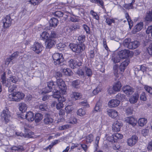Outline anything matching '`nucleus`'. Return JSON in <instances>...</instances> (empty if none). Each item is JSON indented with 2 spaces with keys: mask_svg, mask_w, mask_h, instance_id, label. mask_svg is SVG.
<instances>
[{
  "mask_svg": "<svg viewBox=\"0 0 152 152\" xmlns=\"http://www.w3.org/2000/svg\"><path fill=\"white\" fill-rule=\"evenodd\" d=\"M100 138L99 136H97L95 139V141L94 146L96 148V150L98 148V144Z\"/></svg>",
  "mask_w": 152,
  "mask_h": 152,
  "instance_id": "603ef678",
  "label": "nucleus"
},
{
  "mask_svg": "<svg viewBox=\"0 0 152 152\" xmlns=\"http://www.w3.org/2000/svg\"><path fill=\"white\" fill-rule=\"evenodd\" d=\"M125 121L126 123L131 125L133 127L135 126L137 122V120L132 117H128L126 118Z\"/></svg>",
  "mask_w": 152,
  "mask_h": 152,
  "instance_id": "dca6fc26",
  "label": "nucleus"
},
{
  "mask_svg": "<svg viewBox=\"0 0 152 152\" xmlns=\"http://www.w3.org/2000/svg\"><path fill=\"white\" fill-rule=\"evenodd\" d=\"M52 93L53 94L52 96L53 97L57 99L60 97L61 96L60 92L59 91L56 89H53L52 91Z\"/></svg>",
  "mask_w": 152,
  "mask_h": 152,
  "instance_id": "a878e982",
  "label": "nucleus"
},
{
  "mask_svg": "<svg viewBox=\"0 0 152 152\" xmlns=\"http://www.w3.org/2000/svg\"><path fill=\"white\" fill-rule=\"evenodd\" d=\"M78 39L80 43V44H83V43L84 42L85 40V36L84 35H81L78 37Z\"/></svg>",
  "mask_w": 152,
  "mask_h": 152,
  "instance_id": "c03bdc74",
  "label": "nucleus"
},
{
  "mask_svg": "<svg viewBox=\"0 0 152 152\" xmlns=\"http://www.w3.org/2000/svg\"><path fill=\"white\" fill-rule=\"evenodd\" d=\"M120 147V146L119 144L117 143H115V144H114L112 145V148L114 150H117L119 149Z\"/></svg>",
  "mask_w": 152,
  "mask_h": 152,
  "instance_id": "338daca9",
  "label": "nucleus"
},
{
  "mask_svg": "<svg viewBox=\"0 0 152 152\" xmlns=\"http://www.w3.org/2000/svg\"><path fill=\"white\" fill-rule=\"evenodd\" d=\"M123 126L122 123L120 121H115L112 125V130L114 132H117L120 131L121 128Z\"/></svg>",
  "mask_w": 152,
  "mask_h": 152,
  "instance_id": "4468645a",
  "label": "nucleus"
},
{
  "mask_svg": "<svg viewBox=\"0 0 152 152\" xmlns=\"http://www.w3.org/2000/svg\"><path fill=\"white\" fill-rule=\"evenodd\" d=\"M43 0H30L29 2L34 6L38 5L40 3L42 2Z\"/></svg>",
  "mask_w": 152,
  "mask_h": 152,
  "instance_id": "4c0bfd02",
  "label": "nucleus"
},
{
  "mask_svg": "<svg viewBox=\"0 0 152 152\" xmlns=\"http://www.w3.org/2000/svg\"><path fill=\"white\" fill-rule=\"evenodd\" d=\"M93 140V136L91 134L87 136L86 137V141L87 144L91 143Z\"/></svg>",
  "mask_w": 152,
  "mask_h": 152,
  "instance_id": "e433bc0d",
  "label": "nucleus"
},
{
  "mask_svg": "<svg viewBox=\"0 0 152 152\" xmlns=\"http://www.w3.org/2000/svg\"><path fill=\"white\" fill-rule=\"evenodd\" d=\"M71 96L75 99L77 100L82 98V94L78 92H73L71 95Z\"/></svg>",
  "mask_w": 152,
  "mask_h": 152,
  "instance_id": "b1692460",
  "label": "nucleus"
},
{
  "mask_svg": "<svg viewBox=\"0 0 152 152\" xmlns=\"http://www.w3.org/2000/svg\"><path fill=\"white\" fill-rule=\"evenodd\" d=\"M77 113L78 115L82 116L85 115L86 112L82 108H80L78 110L77 112Z\"/></svg>",
  "mask_w": 152,
  "mask_h": 152,
  "instance_id": "a19ab883",
  "label": "nucleus"
},
{
  "mask_svg": "<svg viewBox=\"0 0 152 152\" xmlns=\"http://www.w3.org/2000/svg\"><path fill=\"white\" fill-rule=\"evenodd\" d=\"M6 73L5 72H4L3 75L1 76V82L3 84H5L6 83Z\"/></svg>",
  "mask_w": 152,
  "mask_h": 152,
  "instance_id": "69168bd1",
  "label": "nucleus"
},
{
  "mask_svg": "<svg viewBox=\"0 0 152 152\" xmlns=\"http://www.w3.org/2000/svg\"><path fill=\"white\" fill-rule=\"evenodd\" d=\"M10 113L7 108L3 110L1 114V119L6 124H7L10 121Z\"/></svg>",
  "mask_w": 152,
  "mask_h": 152,
  "instance_id": "39448f33",
  "label": "nucleus"
},
{
  "mask_svg": "<svg viewBox=\"0 0 152 152\" xmlns=\"http://www.w3.org/2000/svg\"><path fill=\"white\" fill-rule=\"evenodd\" d=\"M138 122L139 126L142 127L146 124L147 120L145 118H141L139 119Z\"/></svg>",
  "mask_w": 152,
  "mask_h": 152,
  "instance_id": "2f4dec72",
  "label": "nucleus"
},
{
  "mask_svg": "<svg viewBox=\"0 0 152 152\" xmlns=\"http://www.w3.org/2000/svg\"><path fill=\"white\" fill-rule=\"evenodd\" d=\"M143 24L142 22L138 23L134 27V28L133 31V33L135 34L136 33L141 30L143 27Z\"/></svg>",
  "mask_w": 152,
  "mask_h": 152,
  "instance_id": "4be33fe9",
  "label": "nucleus"
},
{
  "mask_svg": "<svg viewBox=\"0 0 152 152\" xmlns=\"http://www.w3.org/2000/svg\"><path fill=\"white\" fill-rule=\"evenodd\" d=\"M40 35L42 39H46V40L49 38V34L46 31H43Z\"/></svg>",
  "mask_w": 152,
  "mask_h": 152,
  "instance_id": "c9c22d12",
  "label": "nucleus"
},
{
  "mask_svg": "<svg viewBox=\"0 0 152 152\" xmlns=\"http://www.w3.org/2000/svg\"><path fill=\"white\" fill-rule=\"evenodd\" d=\"M49 38H56L58 36V34L56 31H51L49 32Z\"/></svg>",
  "mask_w": 152,
  "mask_h": 152,
  "instance_id": "473e14b6",
  "label": "nucleus"
},
{
  "mask_svg": "<svg viewBox=\"0 0 152 152\" xmlns=\"http://www.w3.org/2000/svg\"><path fill=\"white\" fill-rule=\"evenodd\" d=\"M80 84V81L79 80H76L73 81L72 82V85L75 88H77Z\"/></svg>",
  "mask_w": 152,
  "mask_h": 152,
  "instance_id": "ea45409f",
  "label": "nucleus"
},
{
  "mask_svg": "<svg viewBox=\"0 0 152 152\" xmlns=\"http://www.w3.org/2000/svg\"><path fill=\"white\" fill-rule=\"evenodd\" d=\"M43 118L42 115L40 113H36L34 118V120L36 123H38L41 121Z\"/></svg>",
  "mask_w": 152,
  "mask_h": 152,
  "instance_id": "c85d7f7f",
  "label": "nucleus"
},
{
  "mask_svg": "<svg viewBox=\"0 0 152 152\" xmlns=\"http://www.w3.org/2000/svg\"><path fill=\"white\" fill-rule=\"evenodd\" d=\"M70 126H71L70 125L65 124L59 126V129L61 130H64L69 129Z\"/></svg>",
  "mask_w": 152,
  "mask_h": 152,
  "instance_id": "6e6d98bb",
  "label": "nucleus"
},
{
  "mask_svg": "<svg viewBox=\"0 0 152 152\" xmlns=\"http://www.w3.org/2000/svg\"><path fill=\"white\" fill-rule=\"evenodd\" d=\"M90 13L93 16L94 18L96 20H99V17L97 15V13L94 11L92 10H91L90 12Z\"/></svg>",
  "mask_w": 152,
  "mask_h": 152,
  "instance_id": "052dcab7",
  "label": "nucleus"
},
{
  "mask_svg": "<svg viewBox=\"0 0 152 152\" xmlns=\"http://www.w3.org/2000/svg\"><path fill=\"white\" fill-rule=\"evenodd\" d=\"M69 47L73 51L78 53H81L85 48V46L84 44L77 45L74 43H70Z\"/></svg>",
  "mask_w": 152,
  "mask_h": 152,
  "instance_id": "7ed1b4c3",
  "label": "nucleus"
},
{
  "mask_svg": "<svg viewBox=\"0 0 152 152\" xmlns=\"http://www.w3.org/2000/svg\"><path fill=\"white\" fill-rule=\"evenodd\" d=\"M107 112L108 115L113 118H115L118 115V113L114 109H109L107 110Z\"/></svg>",
  "mask_w": 152,
  "mask_h": 152,
  "instance_id": "aec40b11",
  "label": "nucleus"
},
{
  "mask_svg": "<svg viewBox=\"0 0 152 152\" xmlns=\"http://www.w3.org/2000/svg\"><path fill=\"white\" fill-rule=\"evenodd\" d=\"M47 104H46L45 103L44 104H42L39 106V108L41 111H45L47 108Z\"/></svg>",
  "mask_w": 152,
  "mask_h": 152,
  "instance_id": "5fc2aeb1",
  "label": "nucleus"
},
{
  "mask_svg": "<svg viewBox=\"0 0 152 152\" xmlns=\"http://www.w3.org/2000/svg\"><path fill=\"white\" fill-rule=\"evenodd\" d=\"M43 121L45 125H50L53 122L54 119L50 113H47L45 114Z\"/></svg>",
  "mask_w": 152,
  "mask_h": 152,
  "instance_id": "9d476101",
  "label": "nucleus"
},
{
  "mask_svg": "<svg viewBox=\"0 0 152 152\" xmlns=\"http://www.w3.org/2000/svg\"><path fill=\"white\" fill-rule=\"evenodd\" d=\"M24 96L23 93L18 91L10 94L8 96L10 101L19 102L23 99Z\"/></svg>",
  "mask_w": 152,
  "mask_h": 152,
  "instance_id": "f03ea898",
  "label": "nucleus"
},
{
  "mask_svg": "<svg viewBox=\"0 0 152 152\" xmlns=\"http://www.w3.org/2000/svg\"><path fill=\"white\" fill-rule=\"evenodd\" d=\"M148 53L150 55H152V43L150 44L148 49Z\"/></svg>",
  "mask_w": 152,
  "mask_h": 152,
  "instance_id": "774afa93",
  "label": "nucleus"
},
{
  "mask_svg": "<svg viewBox=\"0 0 152 152\" xmlns=\"http://www.w3.org/2000/svg\"><path fill=\"white\" fill-rule=\"evenodd\" d=\"M144 88L147 92L152 95V88L148 86H145Z\"/></svg>",
  "mask_w": 152,
  "mask_h": 152,
  "instance_id": "13d9d810",
  "label": "nucleus"
},
{
  "mask_svg": "<svg viewBox=\"0 0 152 152\" xmlns=\"http://www.w3.org/2000/svg\"><path fill=\"white\" fill-rule=\"evenodd\" d=\"M126 113L127 114L130 115L132 114L133 109L132 107H128L126 110Z\"/></svg>",
  "mask_w": 152,
  "mask_h": 152,
  "instance_id": "680f3d73",
  "label": "nucleus"
},
{
  "mask_svg": "<svg viewBox=\"0 0 152 152\" xmlns=\"http://www.w3.org/2000/svg\"><path fill=\"white\" fill-rule=\"evenodd\" d=\"M47 86L44 88L43 91L44 93H49L53 90L54 89H56V86L52 80L47 82Z\"/></svg>",
  "mask_w": 152,
  "mask_h": 152,
  "instance_id": "0eeeda50",
  "label": "nucleus"
},
{
  "mask_svg": "<svg viewBox=\"0 0 152 152\" xmlns=\"http://www.w3.org/2000/svg\"><path fill=\"white\" fill-rule=\"evenodd\" d=\"M10 149L12 152H22L25 151V148L22 145H14Z\"/></svg>",
  "mask_w": 152,
  "mask_h": 152,
  "instance_id": "f3484780",
  "label": "nucleus"
},
{
  "mask_svg": "<svg viewBox=\"0 0 152 152\" xmlns=\"http://www.w3.org/2000/svg\"><path fill=\"white\" fill-rule=\"evenodd\" d=\"M138 140V137L135 135H133L131 137L127 139V145L130 147L133 146L137 142Z\"/></svg>",
  "mask_w": 152,
  "mask_h": 152,
  "instance_id": "f8f14e48",
  "label": "nucleus"
},
{
  "mask_svg": "<svg viewBox=\"0 0 152 152\" xmlns=\"http://www.w3.org/2000/svg\"><path fill=\"white\" fill-rule=\"evenodd\" d=\"M120 103V101L117 99H113L110 100L108 102L109 106L111 107H117Z\"/></svg>",
  "mask_w": 152,
  "mask_h": 152,
  "instance_id": "6ab92c4d",
  "label": "nucleus"
},
{
  "mask_svg": "<svg viewBox=\"0 0 152 152\" xmlns=\"http://www.w3.org/2000/svg\"><path fill=\"white\" fill-rule=\"evenodd\" d=\"M69 26L72 33H74L77 29H79L80 28L79 26H77L76 25L70 26Z\"/></svg>",
  "mask_w": 152,
  "mask_h": 152,
  "instance_id": "49530a36",
  "label": "nucleus"
},
{
  "mask_svg": "<svg viewBox=\"0 0 152 152\" xmlns=\"http://www.w3.org/2000/svg\"><path fill=\"white\" fill-rule=\"evenodd\" d=\"M43 48L42 44L37 42H34V45L31 47V49L37 54L41 52Z\"/></svg>",
  "mask_w": 152,
  "mask_h": 152,
  "instance_id": "1a4fd4ad",
  "label": "nucleus"
},
{
  "mask_svg": "<svg viewBox=\"0 0 152 152\" xmlns=\"http://www.w3.org/2000/svg\"><path fill=\"white\" fill-rule=\"evenodd\" d=\"M12 20L10 15H7L2 20L3 28H9L11 25Z\"/></svg>",
  "mask_w": 152,
  "mask_h": 152,
  "instance_id": "423d86ee",
  "label": "nucleus"
},
{
  "mask_svg": "<svg viewBox=\"0 0 152 152\" xmlns=\"http://www.w3.org/2000/svg\"><path fill=\"white\" fill-rule=\"evenodd\" d=\"M6 86L8 87V91L9 92H13V93L16 92V88H17L16 85H13L9 86V84L7 83V84Z\"/></svg>",
  "mask_w": 152,
  "mask_h": 152,
  "instance_id": "c756f323",
  "label": "nucleus"
},
{
  "mask_svg": "<svg viewBox=\"0 0 152 152\" xmlns=\"http://www.w3.org/2000/svg\"><path fill=\"white\" fill-rule=\"evenodd\" d=\"M139 97V95L137 93H135L130 98L129 101L131 103H135L137 102Z\"/></svg>",
  "mask_w": 152,
  "mask_h": 152,
  "instance_id": "393cba45",
  "label": "nucleus"
},
{
  "mask_svg": "<svg viewBox=\"0 0 152 152\" xmlns=\"http://www.w3.org/2000/svg\"><path fill=\"white\" fill-rule=\"evenodd\" d=\"M135 2V0H132V2L130 4H125L124 5V7L126 9L129 10L130 9H133V5Z\"/></svg>",
  "mask_w": 152,
  "mask_h": 152,
  "instance_id": "72a5a7b5",
  "label": "nucleus"
},
{
  "mask_svg": "<svg viewBox=\"0 0 152 152\" xmlns=\"http://www.w3.org/2000/svg\"><path fill=\"white\" fill-rule=\"evenodd\" d=\"M121 59V58L118 56L115 57H113L112 58V60L113 61L114 63L119 62Z\"/></svg>",
  "mask_w": 152,
  "mask_h": 152,
  "instance_id": "3c124183",
  "label": "nucleus"
},
{
  "mask_svg": "<svg viewBox=\"0 0 152 152\" xmlns=\"http://www.w3.org/2000/svg\"><path fill=\"white\" fill-rule=\"evenodd\" d=\"M55 43L54 39L50 38L47 39L45 42L46 48L48 49L51 48L54 45Z\"/></svg>",
  "mask_w": 152,
  "mask_h": 152,
  "instance_id": "2eb2a0df",
  "label": "nucleus"
},
{
  "mask_svg": "<svg viewBox=\"0 0 152 152\" xmlns=\"http://www.w3.org/2000/svg\"><path fill=\"white\" fill-rule=\"evenodd\" d=\"M85 71L86 75L88 77H91L92 75L91 70L89 68L86 67Z\"/></svg>",
  "mask_w": 152,
  "mask_h": 152,
  "instance_id": "de8ad7c7",
  "label": "nucleus"
},
{
  "mask_svg": "<svg viewBox=\"0 0 152 152\" xmlns=\"http://www.w3.org/2000/svg\"><path fill=\"white\" fill-rule=\"evenodd\" d=\"M122 90L124 93L128 95L132 94L134 91V89L132 87L128 85L123 86L122 88Z\"/></svg>",
  "mask_w": 152,
  "mask_h": 152,
  "instance_id": "ddd939ff",
  "label": "nucleus"
},
{
  "mask_svg": "<svg viewBox=\"0 0 152 152\" xmlns=\"http://www.w3.org/2000/svg\"><path fill=\"white\" fill-rule=\"evenodd\" d=\"M58 22V21L56 18H52L49 21L50 27L48 28L47 27V28L50 29L51 28V27L55 28L57 25Z\"/></svg>",
  "mask_w": 152,
  "mask_h": 152,
  "instance_id": "a211bd4d",
  "label": "nucleus"
},
{
  "mask_svg": "<svg viewBox=\"0 0 152 152\" xmlns=\"http://www.w3.org/2000/svg\"><path fill=\"white\" fill-rule=\"evenodd\" d=\"M20 53L18 51H16L12 54L10 56L11 58L13 60L16 58L19 55Z\"/></svg>",
  "mask_w": 152,
  "mask_h": 152,
  "instance_id": "4d7b16f0",
  "label": "nucleus"
},
{
  "mask_svg": "<svg viewBox=\"0 0 152 152\" xmlns=\"http://www.w3.org/2000/svg\"><path fill=\"white\" fill-rule=\"evenodd\" d=\"M122 86L121 83L118 81L115 83L113 87V90L116 91H118L120 90Z\"/></svg>",
  "mask_w": 152,
  "mask_h": 152,
  "instance_id": "bb28decb",
  "label": "nucleus"
},
{
  "mask_svg": "<svg viewBox=\"0 0 152 152\" xmlns=\"http://www.w3.org/2000/svg\"><path fill=\"white\" fill-rule=\"evenodd\" d=\"M140 44L139 42L137 40L131 42L130 39H125L123 41V45L125 48L129 49H134L137 48Z\"/></svg>",
  "mask_w": 152,
  "mask_h": 152,
  "instance_id": "f257e3e1",
  "label": "nucleus"
},
{
  "mask_svg": "<svg viewBox=\"0 0 152 152\" xmlns=\"http://www.w3.org/2000/svg\"><path fill=\"white\" fill-rule=\"evenodd\" d=\"M62 72L66 76H71L72 75V72L69 69H64L62 70Z\"/></svg>",
  "mask_w": 152,
  "mask_h": 152,
  "instance_id": "f704fd0d",
  "label": "nucleus"
},
{
  "mask_svg": "<svg viewBox=\"0 0 152 152\" xmlns=\"http://www.w3.org/2000/svg\"><path fill=\"white\" fill-rule=\"evenodd\" d=\"M106 23L109 25H110L112 23H114V20L113 19L107 18L106 20Z\"/></svg>",
  "mask_w": 152,
  "mask_h": 152,
  "instance_id": "e2e57ef3",
  "label": "nucleus"
},
{
  "mask_svg": "<svg viewBox=\"0 0 152 152\" xmlns=\"http://www.w3.org/2000/svg\"><path fill=\"white\" fill-rule=\"evenodd\" d=\"M10 80L14 83H16L18 80L17 78L14 76H11L10 77Z\"/></svg>",
  "mask_w": 152,
  "mask_h": 152,
  "instance_id": "bf43d9fd",
  "label": "nucleus"
},
{
  "mask_svg": "<svg viewBox=\"0 0 152 152\" xmlns=\"http://www.w3.org/2000/svg\"><path fill=\"white\" fill-rule=\"evenodd\" d=\"M107 140L110 142H115L116 141H115V139L113 134L111 135H108L107 136Z\"/></svg>",
  "mask_w": 152,
  "mask_h": 152,
  "instance_id": "37998d69",
  "label": "nucleus"
},
{
  "mask_svg": "<svg viewBox=\"0 0 152 152\" xmlns=\"http://www.w3.org/2000/svg\"><path fill=\"white\" fill-rule=\"evenodd\" d=\"M52 57L54 60V64L56 65H60L61 66L64 61L63 55L61 53H55L53 55Z\"/></svg>",
  "mask_w": 152,
  "mask_h": 152,
  "instance_id": "20e7f679",
  "label": "nucleus"
},
{
  "mask_svg": "<svg viewBox=\"0 0 152 152\" xmlns=\"http://www.w3.org/2000/svg\"><path fill=\"white\" fill-rule=\"evenodd\" d=\"M132 53L129 50L124 49L119 51L118 53V56L122 59L126 58L131 56Z\"/></svg>",
  "mask_w": 152,
  "mask_h": 152,
  "instance_id": "6e6552de",
  "label": "nucleus"
},
{
  "mask_svg": "<svg viewBox=\"0 0 152 152\" xmlns=\"http://www.w3.org/2000/svg\"><path fill=\"white\" fill-rule=\"evenodd\" d=\"M24 114L23 115H24ZM25 115V118H26L29 121L32 122L34 120V114L31 112H29L26 113Z\"/></svg>",
  "mask_w": 152,
  "mask_h": 152,
  "instance_id": "412c9836",
  "label": "nucleus"
},
{
  "mask_svg": "<svg viewBox=\"0 0 152 152\" xmlns=\"http://www.w3.org/2000/svg\"><path fill=\"white\" fill-rule=\"evenodd\" d=\"M83 27L84 30L86 31V33L88 34H90V28L86 24H83Z\"/></svg>",
  "mask_w": 152,
  "mask_h": 152,
  "instance_id": "a18cd8bd",
  "label": "nucleus"
},
{
  "mask_svg": "<svg viewBox=\"0 0 152 152\" xmlns=\"http://www.w3.org/2000/svg\"><path fill=\"white\" fill-rule=\"evenodd\" d=\"M27 105L25 103H21L19 104V109L22 113L25 112L27 109Z\"/></svg>",
  "mask_w": 152,
  "mask_h": 152,
  "instance_id": "cd10ccee",
  "label": "nucleus"
},
{
  "mask_svg": "<svg viewBox=\"0 0 152 152\" xmlns=\"http://www.w3.org/2000/svg\"><path fill=\"white\" fill-rule=\"evenodd\" d=\"M115 139V141H117L118 139H121L123 137V136L121 134L116 133L113 134Z\"/></svg>",
  "mask_w": 152,
  "mask_h": 152,
  "instance_id": "8fccbe9b",
  "label": "nucleus"
},
{
  "mask_svg": "<svg viewBox=\"0 0 152 152\" xmlns=\"http://www.w3.org/2000/svg\"><path fill=\"white\" fill-rule=\"evenodd\" d=\"M65 47L66 45L65 44L62 43H59L57 45V48L61 51L63 50L64 48Z\"/></svg>",
  "mask_w": 152,
  "mask_h": 152,
  "instance_id": "09e8293b",
  "label": "nucleus"
},
{
  "mask_svg": "<svg viewBox=\"0 0 152 152\" xmlns=\"http://www.w3.org/2000/svg\"><path fill=\"white\" fill-rule=\"evenodd\" d=\"M116 98L118 99L119 100L122 101L124 100L126 97L125 95L123 94L118 93L116 96Z\"/></svg>",
  "mask_w": 152,
  "mask_h": 152,
  "instance_id": "58836bf2",
  "label": "nucleus"
},
{
  "mask_svg": "<svg viewBox=\"0 0 152 152\" xmlns=\"http://www.w3.org/2000/svg\"><path fill=\"white\" fill-rule=\"evenodd\" d=\"M129 63V59H127L123 62L119 66V69L121 72H123L125 68Z\"/></svg>",
  "mask_w": 152,
  "mask_h": 152,
  "instance_id": "5701e85b",
  "label": "nucleus"
},
{
  "mask_svg": "<svg viewBox=\"0 0 152 152\" xmlns=\"http://www.w3.org/2000/svg\"><path fill=\"white\" fill-rule=\"evenodd\" d=\"M66 112L67 113H71L72 110V107L70 105H68L65 108Z\"/></svg>",
  "mask_w": 152,
  "mask_h": 152,
  "instance_id": "864d4df0",
  "label": "nucleus"
},
{
  "mask_svg": "<svg viewBox=\"0 0 152 152\" xmlns=\"http://www.w3.org/2000/svg\"><path fill=\"white\" fill-rule=\"evenodd\" d=\"M53 13L55 16L58 18L62 17L64 14L62 12L60 11H57Z\"/></svg>",
  "mask_w": 152,
  "mask_h": 152,
  "instance_id": "79ce46f5",
  "label": "nucleus"
},
{
  "mask_svg": "<svg viewBox=\"0 0 152 152\" xmlns=\"http://www.w3.org/2000/svg\"><path fill=\"white\" fill-rule=\"evenodd\" d=\"M56 83L59 89L63 92V93L64 94L66 92V89L64 82L61 79L58 78L56 80Z\"/></svg>",
  "mask_w": 152,
  "mask_h": 152,
  "instance_id": "9b49d317",
  "label": "nucleus"
},
{
  "mask_svg": "<svg viewBox=\"0 0 152 152\" xmlns=\"http://www.w3.org/2000/svg\"><path fill=\"white\" fill-rule=\"evenodd\" d=\"M145 19L148 21H152V11L146 13Z\"/></svg>",
  "mask_w": 152,
  "mask_h": 152,
  "instance_id": "7c9ffc66",
  "label": "nucleus"
},
{
  "mask_svg": "<svg viewBox=\"0 0 152 152\" xmlns=\"http://www.w3.org/2000/svg\"><path fill=\"white\" fill-rule=\"evenodd\" d=\"M64 104L61 102H59L58 103H56V108L57 109H60L63 108Z\"/></svg>",
  "mask_w": 152,
  "mask_h": 152,
  "instance_id": "0e129e2a",
  "label": "nucleus"
}]
</instances>
